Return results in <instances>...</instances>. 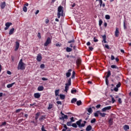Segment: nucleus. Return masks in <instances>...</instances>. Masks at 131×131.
I'll use <instances>...</instances> for the list:
<instances>
[{
  "label": "nucleus",
  "mask_w": 131,
  "mask_h": 131,
  "mask_svg": "<svg viewBox=\"0 0 131 131\" xmlns=\"http://www.w3.org/2000/svg\"><path fill=\"white\" fill-rule=\"evenodd\" d=\"M26 67V64L23 62V59H20L17 66L18 70H25Z\"/></svg>",
  "instance_id": "1"
},
{
  "label": "nucleus",
  "mask_w": 131,
  "mask_h": 131,
  "mask_svg": "<svg viewBox=\"0 0 131 131\" xmlns=\"http://www.w3.org/2000/svg\"><path fill=\"white\" fill-rule=\"evenodd\" d=\"M63 13L64 11L63 10V7L61 6H59L57 9V18L60 19L61 16L62 17Z\"/></svg>",
  "instance_id": "2"
},
{
  "label": "nucleus",
  "mask_w": 131,
  "mask_h": 131,
  "mask_svg": "<svg viewBox=\"0 0 131 131\" xmlns=\"http://www.w3.org/2000/svg\"><path fill=\"white\" fill-rule=\"evenodd\" d=\"M71 85V78H70L68 79V82L66 83L64 92L67 93L69 90V86Z\"/></svg>",
  "instance_id": "3"
},
{
  "label": "nucleus",
  "mask_w": 131,
  "mask_h": 131,
  "mask_svg": "<svg viewBox=\"0 0 131 131\" xmlns=\"http://www.w3.org/2000/svg\"><path fill=\"white\" fill-rule=\"evenodd\" d=\"M60 114L61 115V117H59V119L60 120H64V119H68V116L64 114V113H62V112L60 113Z\"/></svg>",
  "instance_id": "4"
},
{
  "label": "nucleus",
  "mask_w": 131,
  "mask_h": 131,
  "mask_svg": "<svg viewBox=\"0 0 131 131\" xmlns=\"http://www.w3.org/2000/svg\"><path fill=\"white\" fill-rule=\"evenodd\" d=\"M51 42H52V40L51 39V38L48 37L46 41L44 44L45 47H48Z\"/></svg>",
  "instance_id": "5"
},
{
  "label": "nucleus",
  "mask_w": 131,
  "mask_h": 131,
  "mask_svg": "<svg viewBox=\"0 0 131 131\" xmlns=\"http://www.w3.org/2000/svg\"><path fill=\"white\" fill-rule=\"evenodd\" d=\"M75 42V40H74V39H73L72 40H70L68 41V43H71L70 45V48H73V47L74 46Z\"/></svg>",
  "instance_id": "6"
},
{
  "label": "nucleus",
  "mask_w": 131,
  "mask_h": 131,
  "mask_svg": "<svg viewBox=\"0 0 131 131\" xmlns=\"http://www.w3.org/2000/svg\"><path fill=\"white\" fill-rule=\"evenodd\" d=\"M111 108H112V106H106V107H103L101 110V111H102V112H106V111H107V110H111Z\"/></svg>",
  "instance_id": "7"
},
{
  "label": "nucleus",
  "mask_w": 131,
  "mask_h": 131,
  "mask_svg": "<svg viewBox=\"0 0 131 131\" xmlns=\"http://www.w3.org/2000/svg\"><path fill=\"white\" fill-rule=\"evenodd\" d=\"M12 23H6L5 24V26L6 27L5 28V30H8L9 29V28L10 27V26H11V25H12Z\"/></svg>",
  "instance_id": "8"
},
{
  "label": "nucleus",
  "mask_w": 131,
  "mask_h": 131,
  "mask_svg": "<svg viewBox=\"0 0 131 131\" xmlns=\"http://www.w3.org/2000/svg\"><path fill=\"white\" fill-rule=\"evenodd\" d=\"M86 110L89 113H87L88 115H90L91 114H92V113H93V110L92 109V106L91 105L90 106L89 108H86Z\"/></svg>",
  "instance_id": "9"
},
{
  "label": "nucleus",
  "mask_w": 131,
  "mask_h": 131,
  "mask_svg": "<svg viewBox=\"0 0 131 131\" xmlns=\"http://www.w3.org/2000/svg\"><path fill=\"white\" fill-rule=\"evenodd\" d=\"M115 35L116 37H118L119 36V30L118 28H116V31L115 32Z\"/></svg>",
  "instance_id": "10"
},
{
  "label": "nucleus",
  "mask_w": 131,
  "mask_h": 131,
  "mask_svg": "<svg viewBox=\"0 0 131 131\" xmlns=\"http://www.w3.org/2000/svg\"><path fill=\"white\" fill-rule=\"evenodd\" d=\"M40 93H36L34 94V97L35 99H39L40 98Z\"/></svg>",
  "instance_id": "11"
},
{
  "label": "nucleus",
  "mask_w": 131,
  "mask_h": 131,
  "mask_svg": "<svg viewBox=\"0 0 131 131\" xmlns=\"http://www.w3.org/2000/svg\"><path fill=\"white\" fill-rule=\"evenodd\" d=\"M42 59V57H41V54H38L37 56V58L36 60L38 62H40L41 61V59Z\"/></svg>",
  "instance_id": "12"
},
{
  "label": "nucleus",
  "mask_w": 131,
  "mask_h": 131,
  "mask_svg": "<svg viewBox=\"0 0 131 131\" xmlns=\"http://www.w3.org/2000/svg\"><path fill=\"white\" fill-rule=\"evenodd\" d=\"M71 71H72V69H69V70H68V72H67V73H66V76H67V77H68V78L70 77V76H71V73H70V72H71Z\"/></svg>",
  "instance_id": "13"
},
{
  "label": "nucleus",
  "mask_w": 131,
  "mask_h": 131,
  "mask_svg": "<svg viewBox=\"0 0 131 131\" xmlns=\"http://www.w3.org/2000/svg\"><path fill=\"white\" fill-rule=\"evenodd\" d=\"M19 47H20V43L19 42L16 41L15 45V51H18V49H19Z\"/></svg>",
  "instance_id": "14"
},
{
  "label": "nucleus",
  "mask_w": 131,
  "mask_h": 131,
  "mask_svg": "<svg viewBox=\"0 0 131 131\" xmlns=\"http://www.w3.org/2000/svg\"><path fill=\"white\" fill-rule=\"evenodd\" d=\"M82 121V120L79 119L78 121H77L76 122V124H77V125H78V127H80V125H81V124Z\"/></svg>",
  "instance_id": "15"
},
{
  "label": "nucleus",
  "mask_w": 131,
  "mask_h": 131,
  "mask_svg": "<svg viewBox=\"0 0 131 131\" xmlns=\"http://www.w3.org/2000/svg\"><path fill=\"white\" fill-rule=\"evenodd\" d=\"M92 128H93V127H92V125H89L86 127L85 130L86 131H91V130H92Z\"/></svg>",
  "instance_id": "16"
},
{
  "label": "nucleus",
  "mask_w": 131,
  "mask_h": 131,
  "mask_svg": "<svg viewBox=\"0 0 131 131\" xmlns=\"http://www.w3.org/2000/svg\"><path fill=\"white\" fill-rule=\"evenodd\" d=\"M108 124L111 126V125H113V118H110L108 120Z\"/></svg>",
  "instance_id": "17"
},
{
  "label": "nucleus",
  "mask_w": 131,
  "mask_h": 131,
  "mask_svg": "<svg viewBox=\"0 0 131 131\" xmlns=\"http://www.w3.org/2000/svg\"><path fill=\"white\" fill-rule=\"evenodd\" d=\"M44 89L45 88H43V86H39L37 88V91H38V92H41L43 91Z\"/></svg>",
  "instance_id": "18"
},
{
  "label": "nucleus",
  "mask_w": 131,
  "mask_h": 131,
  "mask_svg": "<svg viewBox=\"0 0 131 131\" xmlns=\"http://www.w3.org/2000/svg\"><path fill=\"white\" fill-rule=\"evenodd\" d=\"M77 66L79 67V64L81 63V60H80V59L78 58L77 59L76 61Z\"/></svg>",
  "instance_id": "19"
},
{
  "label": "nucleus",
  "mask_w": 131,
  "mask_h": 131,
  "mask_svg": "<svg viewBox=\"0 0 131 131\" xmlns=\"http://www.w3.org/2000/svg\"><path fill=\"white\" fill-rule=\"evenodd\" d=\"M14 31H15V29L14 28L10 29L9 32V35H12V34L14 33Z\"/></svg>",
  "instance_id": "20"
},
{
  "label": "nucleus",
  "mask_w": 131,
  "mask_h": 131,
  "mask_svg": "<svg viewBox=\"0 0 131 131\" xmlns=\"http://www.w3.org/2000/svg\"><path fill=\"white\" fill-rule=\"evenodd\" d=\"M6 7V2H3L1 3V9H5V8Z\"/></svg>",
  "instance_id": "21"
},
{
  "label": "nucleus",
  "mask_w": 131,
  "mask_h": 131,
  "mask_svg": "<svg viewBox=\"0 0 131 131\" xmlns=\"http://www.w3.org/2000/svg\"><path fill=\"white\" fill-rule=\"evenodd\" d=\"M98 112H99V114H100V116H101V117H105V116H106L105 113H101L100 111H98Z\"/></svg>",
  "instance_id": "22"
},
{
  "label": "nucleus",
  "mask_w": 131,
  "mask_h": 131,
  "mask_svg": "<svg viewBox=\"0 0 131 131\" xmlns=\"http://www.w3.org/2000/svg\"><path fill=\"white\" fill-rule=\"evenodd\" d=\"M14 84H15V82L12 83L11 84H8L7 85V88L8 89H11V88H12V86H13Z\"/></svg>",
  "instance_id": "23"
},
{
  "label": "nucleus",
  "mask_w": 131,
  "mask_h": 131,
  "mask_svg": "<svg viewBox=\"0 0 131 131\" xmlns=\"http://www.w3.org/2000/svg\"><path fill=\"white\" fill-rule=\"evenodd\" d=\"M40 115V113L38 112L35 114V120H37L38 119V117H39V116Z\"/></svg>",
  "instance_id": "24"
},
{
  "label": "nucleus",
  "mask_w": 131,
  "mask_h": 131,
  "mask_svg": "<svg viewBox=\"0 0 131 131\" xmlns=\"http://www.w3.org/2000/svg\"><path fill=\"white\" fill-rule=\"evenodd\" d=\"M102 38H103V40L104 41V43H107V41L106 40V35H104L102 36Z\"/></svg>",
  "instance_id": "25"
},
{
  "label": "nucleus",
  "mask_w": 131,
  "mask_h": 131,
  "mask_svg": "<svg viewBox=\"0 0 131 131\" xmlns=\"http://www.w3.org/2000/svg\"><path fill=\"white\" fill-rule=\"evenodd\" d=\"M66 52H67V53H70V52H72V49L70 47H67Z\"/></svg>",
  "instance_id": "26"
},
{
  "label": "nucleus",
  "mask_w": 131,
  "mask_h": 131,
  "mask_svg": "<svg viewBox=\"0 0 131 131\" xmlns=\"http://www.w3.org/2000/svg\"><path fill=\"white\" fill-rule=\"evenodd\" d=\"M111 75V72L110 71H108L107 72V74L106 76H105V78H109L110 77V76Z\"/></svg>",
  "instance_id": "27"
},
{
  "label": "nucleus",
  "mask_w": 131,
  "mask_h": 131,
  "mask_svg": "<svg viewBox=\"0 0 131 131\" xmlns=\"http://www.w3.org/2000/svg\"><path fill=\"white\" fill-rule=\"evenodd\" d=\"M123 128L124 130H127V129H129V126L127 125H124V126H123Z\"/></svg>",
  "instance_id": "28"
},
{
  "label": "nucleus",
  "mask_w": 131,
  "mask_h": 131,
  "mask_svg": "<svg viewBox=\"0 0 131 131\" xmlns=\"http://www.w3.org/2000/svg\"><path fill=\"white\" fill-rule=\"evenodd\" d=\"M60 91L59 90H57L55 91V96L56 97H59V92Z\"/></svg>",
  "instance_id": "29"
},
{
  "label": "nucleus",
  "mask_w": 131,
  "mask_h": 131,
  "mask_svg": "<svg viewBox=\"0 0 131 131\" xmlns=\"http://www.w3.org/2000/svg\"><path fill=\"white\" fill-rule=\"evenodd\" d=\"M71 94H76L77 93V90L75 89H72L71 91Z\"/></svg>",
  "instance_id": "30"
},
{
  "label": "nucleus",
  "mask_w": 131,
  "mask_h": 131,
  "mask_svg": "<svg viewBox=\"0 0 131 131\" xmlns=\"http://www.w3.org/2000/svg\"><path fill=\"white\" fill-rule=\"evenodd\" d=\"M60 98L61 100H64L65 99V95L62 94L59 95Z\"/></svg>",
  "instance_id": "31"
},
{
  "label": "nucleus",
  "mask_w": 131,
  "mask_h": 131,
  "mask_svg": "<svg viewBox=\"0 0 131 131\" xmlns=\"http://www.w3.org/2000/svg\"><path fill=\"white\" fill-rule=\"evenodd\" d=\"M110 97L112 98V102L113 104H114L115 103V99H114V97L112 95H110Z\"/></svg>",
  "instance_id": "32"
},
{
  "label": "nucleus",
  "mask_w": 131,
  "mask_h": 131,
  "mask_svg": "<svg viewBox=\"0 0 131 131\" xmlns=\"http://www.w3.org/2000/svg\"><path fill=\"white\" fill-rule=\"evenodd\" d=\"M77 101V99L76 98H73L71 100V103H72V104H73L75 103V102H76Z\"/></svg>",
  "instance_id": "33"
},
{
  "label": "nucleus",
  "mask_w": 131,
  "mask_h": 131,
  "mask_svg": "<svg viewBox=\"0 0 131 131\" xmlns=\"http://www.w3.org/2000/svg\"><path fill=\"white\" fill-rule=\"evenodd\" d=\"M82 102H81V100H78L76 102V104L77 106H80Z\"/></svg>",
  "instance_id": "34"
},
{
  "label": "nucleus",
  "mask_w": 131,
  "mask_h": 131,
  "mask_svg": "<svg viewBox=\"0 0 131 131\" xmlns=\"http://www.w3.org/2000/svg\"><path fill=\"white\" fill-rule=\"evenodd\" d=\"M111 68H112L113 69H118V67H117L116 65H112L111 66Z\"/></svg>",
  "instance_id": "35"
},
{
  "label": "nucleus",
  "mask_w": 131,
  "mask_h": 131,
  "mask_svg": "<svg viewBox=\"0 0 131 131\" xmlns=\"http://www.w3.org/2000/svg\"><path fill=\"white\" fill-rule=\"evenodd\" d=\"M6 124H7L6 122H2L1 125H0V127H2V126H5Z\"/></svg>",
  "instance_id": "36"
},
{
  "label": "nucleus",
  "mask_w": 131,
  "mask_h": 131,
  "mask_svg": "<svg viewBox=\"0 0 131 131\" xmlns=\"http://www.w3.org/2000/svg\"><path fill=\"white\" fill-rule=\"evenodd\" d=\"M105 83L106 85H109V80L108 79V78H105Z\"/></svg>",
  "instance_id": "37"
},
{
  "label": "nucleus",
  "mask_w": 131,
  "mask_h": 131,
  "mask_svg": "<svg viewBox=\"0 0 131 131\" xmlns=\"http://www.w3.org/2000/svg\"><path fill=\"white\" fill-rule=\"evenodd\" d=\"M74 77H75V72L73 71L72 75V76H71V78L73 79V78H74Z\"/></svg>",
  "instance_id": "38"
},
{
  "label": "nucleus",
  "mask_w": 131,
  "mask_h": 131,
  "mask_svg": "<svg viewBox=\"0 0 131 131\" xmlns=\"http://www.w3.org/2000/svg\"><path fill=\"white\" fill-rule=\"evenodd\" d=\"M94 116L95 117H99V112H98V111L94 113Z\"/></svg>",
  "instance_id": "39"
},
{
  "label": "nucleus",
  "mask_w": 131,
  "mask_h": 131,
  "mask_svg": "<svg viewBox=\"0 0 131 131\" xmlns=\"http://www.w3.org/2000/svg\"><path fill=\"white\" fill-rule=\"evenodd\" d=\"M102 24H103V21L102 19H99V26H102Z\"/></svg>",
  "instance_id": "40"
},
{
  "label": "nucleus",
  "mask_w": 131,
  "mask_h": 131,
  "mask_svg": "<svg viewBox=\"0 0 131 131\" xmlns=\"http://www.w3.org/2000/svg\"><path fill=\"white\" fill-rule=\"evenodd\" d=\"M72 126L73 127H75V128H77V125L76 123H73V124H72Z\"/></svg>",
  "instance_id": "41"
},
{
  "label": "nucleus",
  "mask_w": 131,
  "mask_h": 131,
  "mask_svg": "<svg viewBox=\"0 0 131 131\" xmlns=\"http://www.w3.org/2000/svg\"><path fill=\"white\" fill-rule=\"evenodd\" d=\"M71 123H72V122H71V121H70L69 122H68L67 123V125H68V126H71Z\"/></svg>",
  "instance_id": "42"
},
{
  "label": "nucleus",
  "mask_w": 131,
  "mask_h": 131,
  "mask_svg": "<svg viewBox=\"0 0 131 131\" xmlns=\"http://www.w3.org/2000/svg\"><path fill=\"white\" fill-rule=\"evenodd\" d=\"M96 118H93L92 120L91 121V123H95L96 122Z\"/></svg>",
  "instance_id": "43"
},
{
  "label": "nucleus",
  "mask_w": 131,
  "mask_h": 131,
  "mask_svg": "<svg viewBox=\"0 0 131 131\" xmlns=\"http://www.w3.org/2000/svg\"><path fill=\"white\" fill-rule=\"evenodd\" d=\"M23 11L25 13H26V12H27V7H26V6H24V7H23Z\"/></svg>",
  "instance_id": "44"
},
{
  "label": "nucleus",
  "mask_w": 131,
  "mask_h": 131,
  "mask_svg": "<svg viewBox=\"0 0 131 131\" xmlns=\"http://www.w3.org/2000/svg\"><path fill=\"white\" fill-rule=\"evenodd\" d=\"M53 108V104H49L48 107V110H50Z\"/></svg>",
  "instance_id": "45"
},
{
  "label": "nucleus",
  "mask_w": 131,
  "mask_h": 131,
  "mask_svg": "<svg viewBox=\"0 0 131 131\" xmlns=\"http://www.w3.org/2000/svg\"><path fill=\"white\" fill-rule=\"evenodd\" d=\"M70 121L71 122H74V121H75V120H74V117H72L71 118H70Z\"/></svg>",
  "instance_id": "46"
},
{
  "label": "nucleus",
  "mask_w": 131,
  "mask_h": 131,
  "mask_svg": "<svg viewBox=\"0 0 131 131\" xmlns=\"http://www.w3.org/2000/svg\"><path fill=\"white\" fill-rule=\"evenodd\" d=\"M105 19H106V20H110V15H105Z\"/></svg>",
  "instance_id": "47"
},
{
  "label": "nucleus",
  "mask_w": 131,
  "mask_h": 131,
  "mask_svg": "<svg viewBox=\"0 0 131 131\" xmlns=\"http://www.w3.org/2000/svg\"><path fill=\"white\" fill-rule=\"evenodd\" d=\"M84 126H85V124L84 123H82L80 125L79 128H81V127H84Z\"/></svg>",
  "instance_id": "48"
},
{
  "label": "nucleus",
  "mask_w": 131,
  "mask_h": 131,
  "mask_svg": "<svg viewBox=\"0 0 131 131\" xmlns=\"http://www.w3.org/2000/svg\"><path fill=\"white\" fill-rule=\"evenodd\" d=\"M121 85V84L120 83V82H119L117 85H116V88L118 89V88H120Z\"/></svg>",
  "instance_id": "49"
},
{
  "label": "nucleus",
  "mask_w": 131,
  "mask_h": 131,
  "mask_svg": "<svg viewBox=\"0 0 131 131\" xmlns=\"http://www.w3.org/2000/svg\"><path fill=\"white\" fill-rule=\"evenodd\" d=\"M96 2L99 1V5H101L103 4V1L102 0H96Z\"/></svg>",
  "instance_id": "50"
},
{
  "label": "nucleus",
  "mask_w": 131,
  "mask_h": 131,
  "mask_svg": "<svg viewBox=\"0 0 131 131\" xmlns=\"http://www.w3.org/2000/svg\"><path fill=\"white\" fill-rule=\"evenodd\" d=\"M22 110V108H19L15 111L16 113H19Z\"/></svg>",
  "instance_id": "51"
},
{
  "label": "nucleus",
  "mask_w": 131,
  "mask_h": 131,
  "mask_svg": "<svg viewBox=\"0 0 131 131\" xmlns=\"http://www.w3.org/2000/svg\"><path fill=\"white\" fill-rule=\"evenodd\" d=\"M45 64H41L40 66V68H41V69H43L45 68Z\"/></svg>",
  "instance_id": "52"
},
{
  "label": "nucleus",
  "mask_w": 131,
  "mask_h": 131,
  "mask_svg": "<svg viewBox=\"0 0 131 131\" xmlns=\"http://www.w3.org/2000/svg\"><path fill=\"white\" fill-rule=\"evenodd\" d=\"M105 48H106V49H107V50H110V47H109V45L105 44Z\"/></svg>",
  "instance_id": "53"
},
{
  "label": "nucleus",
  "mask_w": 131,
  "mask_h": 131,
  "mask_svg": "<svg viewBox=\"0 0 131 131\" xmlns=\"http://www.w3.org/2000/svg\"><path fill=\"white\" fill-rule=\"evenodd\" d=\"M41 129L42 131H47V130H46L45 129V126L44 125H42Z\"/></svg>",
  "instance_id": "54"
},
{
  "label": "nucleus",
  "mask_w": 131,
  "mask_h": 131,
  "mask_svg": "<svg viewBox=\"0 0 131 131\" xmlns=\"http://www.w3.org/2000/svg\"><path fill=\"white\" fill-rule=\"evenodd\" d=\"M94 42H98V41H99V40H98V39H96V37H94Z\"/></svg>",
  "instance_id": "55"
},
{
  "label": "nucleus",
  "mask_w": 131,
  "mask_h": 131,
  "mask_svg": "<svg viewBox=\"0 0 131 131\" xmlns=\"http://www.w3.org/2000/svg\"><path fill=\"white\" fill-rule=\"evenodd\" d=\"M37 37H38V38H41V36H40V33H38Z\"/></svg>",
  "instance_id": "56"
},
{
  "label": "nucleus",
  "mask_w": 131,
  "mask_h": 131,
  "mask_svg": "<svg viewBox=\"0 0 131 131\" xmlns=\"http://www.w3.org/2000/svg\"><path fill=\"white\" fill-rule=\"evenodd\" d=\"M96 108L99 109V108H101V104H98L96 106Z\"/></svg>",
  "instance_id": "57"
},
{
  "label": "nucleus",
  "mask_w": 131,
  "mask_h": 131,
  "mask_svg": "<svg viewBox=\"0 0 131 131\" xmlns=\"http://www.w3.org/2000/svg\"><path fill=\"white\" fill-rule=\"evenodd\" d=\"M57 104H58V105H62V102L60 101H58L56 102Z\"/></svg>",
  "instance_id": "58"
},
{
  "label": "nucleus",
  "mask_w": 131,
  "mask_h": 131,
  "mask_svg": "<svg viewBox=\"0 0 131 131\" xmlns=\"http://www.w3.org/2000/svg\"><path fill=\"white\" fill-rule=\"evenodd\" d=\"M114 91H115V92H118V88L117 87H115L114 89Z\"/></svg>",
  "instance_id": "59"
},
{
  "label": "nucleus",
  "mask_w": 131,
  "mask_h": 131,
  "mask_svg": "<svg viewBox=\"0 0 131 131\" xmlns=\"http://www.w3.org/2000/svg\"><path fill=\"white\" fill-rule=\"evenodd\" d=\"M42 80L45 81H46V80H48V78H45V77H42Z\"/></svg>",
  "instance_id": "60"
},
{
  "label": "nucleus",
  "mask_w": 131,
  "mask_h": 131,
  "mask_svg": "<svg viewBox=\"0 0 131 131\" xmlns=\"http://www.w3.org/2000/svg\"><path fill=\"white\" fill-rule=\"evenodd\" d=\"M118 102L120 104H121V103H122V101L121 100V98H119Z\"/></svg>",
  "instance_id": "61"
},
{
  "label": "nucleus",
  "mask_w": 131,
  "mask_h": 131,
  "mask_svg": "<svg viewBox=\"0 0 131 131\" xmlns=\"http://www.w3.org/2000/svg\"><path fill=\"white\" fill-rule=\"evenodd\" d=\"M49 22H50V20H49V19H46V21H45L46 24H49Z\"/></svg>",
  "instance_id": "62"
},
{
  "label": "nucleus",
  "mask_w": 131,
  "mask_h": 131,
  "mask_svg": "<svg viewBox=\"0 0 131 131\" xmlns=\"http://www.w3.org/2000/svg\"><path fill=\"white\" fill-rule=\"evenodd\" d=\"M7 74L9 75H11L12 74V73L10 71H7Z\"/></svg>",
  "instance_id": "63"
},
{
  "label": "nucleus",
  "mask_w": 131,
  "mask_h": 131,
  "mask_svg": "<svg viewBox=\"0 0 131 131\" xmlns=\"http://www.w3.org/2000/svg\"><path fill=\"white\" fill-rule=\"evenodd\" d=\"M111 59V60H114V59H115V57H114V56L112 55Z\"/></svg>",
  "instance_id": "64"
}]
</instances>
